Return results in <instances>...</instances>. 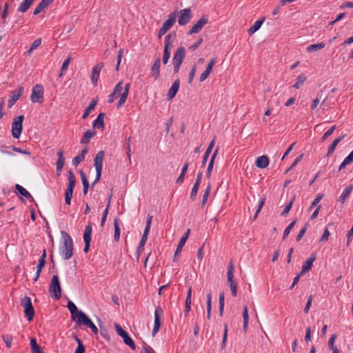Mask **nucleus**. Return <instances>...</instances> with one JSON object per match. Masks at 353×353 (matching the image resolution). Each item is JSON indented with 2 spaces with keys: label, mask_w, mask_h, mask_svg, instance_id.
<instances>
[{
  "label": "nucleus",
  "mask_w": 353,
  "mask_h": 353,
  "mask_svg": "<svg viewBox=\"0 0 353 353\" xmlns=\"http://www.w3.org/2000/svg\"><path fill=\"white\" fill-rule=\"evenodd\" d=\"M123 81H119L114 88L113 92L109 95L108 102L109 103H112L114 99L120 95V99L117 103V108H120L122 107L126 101L127 97L129 94V90L130 88V84L126 83L124 87L123 92L121 93L123 90Z\"/></svg>",
  "instance_id": "obj_1"
},
{
  "label": "nucleus",
  "mask_w": 353,
  "mask_h": 353,
  "mask_svg": "<svg viewBox=\"0 0 353 353\" xmlns=\"http://www.w3.org/2000/svg\"><path fill=\"white\" fill-rule=\"evenodd\" d=\"M62 234L63 241L60 245L59 252L63 259L68 260L73 255V241L68 233L63 232Z\"/></svg>",
  "instance_id": "obj_2"
},
{
  "label": "nucleus",
  "mask_w": 353,
  "mask_h": 353,
  "mask_svg": "<svg viewBox=\"0 0 353 353\" xmlns=\"http://www.w3.org/2000/svg\"><path fill=\"white\" fill-rule=\"evenodd\" d=\"M176 37V32H172L165 37L163 63L166 64L170 57V50L173 47V39Z\"/></svg>",
  "instance_id": "obj_3"
},
{
  "label": "nucleus",
  "mask_w": 353,
  "mask_h": 353,
  "mask_svg": "<svg viewBox=\"0 0 353 353\" xmlns=\"http://www.w3.org/2000/svg\"><path fill=\"white\" fill-rule=\"evenodd\" d=\"M104 154V152L101 150L96 154V157L94 159V165L96 169V178L92 184V186H94L99 181L101 176Z\"/></svg>",
  "instance_id": "obj_4"
},
{
  "label": "nucleus",
  "mask_w": 353,
  "mask_h": 353,
  "mask_svg": "<svg viewBox=\"0 0 353 353\" xmlns=\"http://www.w3.org/2000/svg\"><path fill=\"white\" fill-rule=\"evenodd\" d=\"M49 293L52 297L59 299L61 296V289L57 275H54L49 285Z\"/></svg>",
  "instance_id": "obj_5"
},
{
  "label": "nucleus",
  "mask_w": 353,
  "mask_h": 353,
  "mask_svg": "<svg viewBox=\"0 0 353 353\" xmlns=\"http://www.w3.org/2000/svg\"><path fill=\"white\" fill-rule=\"evenodd\" d=\"M21 305L24 308V313L28 321L33 319L34 310L32 303L31 299L28 296H24L21 300Z\"/></svg>",
  "instance_id": "obj_6"
},
{
  "label": "nucleus",
  "mask_w": 353,
  "mask_h": 353,
  "mask_svg": "<svg viewBox=\"0 0 353 353\" xmlns=\"http://www.w3.org/2000/svg\"><path fill=\"white\" fill-rule=\"evenodd\" d=\"M152 220V216L148 215V219L146 221V225H145L143 234L142 235L141 239V241L139 243V245L137 247V252L138 256L140 255V253L143 250L144 245L147 241L148 236L150 229L151 227Z\"/></svg>",
  "instance_id": "obj_7"
},
{
  "label": "nucleus",
  "mask_w": 353,
  "mask_h": 353,
  "mask_svg": "<svg viewBox=\"0 0 353 353\" xmlns=\"http://www.w3.org/2000/svg\"><path fill=\"white\" fill-rule=\"evenodd\" d=\"M23 119L24 117L23 115H19L14 119V121L12 123V134L15 139H18L21 136L23 129Z\"/></svg>",
  "instance_id": "obj_8"
},
{
  "label": "nucleus",
  "mask_w": 353,
  "mask_h": 353,
  "mask_svg": "<svg viewBox=\"0 0 353 353\" xmlns=\"http://www.w3.org/2000/svg\"><path fill=\"white\" fill-rule=\"evenodd\" d=\"M115 329L118 335L122 337L123 342L125 345L129 346L131 349L135 350L136 345L134 341L130 338L127 332L123 330V328L118 324H114Z\"/></svg>",
  "instance_id": "obj_9"
},
{
  "label": "nucleus",
  "mask_w": 353,
  "mask_h": 353,
  "mask_svg": "<svg viewBox=\"0 0 353 353\" xmlns=\"http://www.w3.org/2000/svg\"><path fill=\"white\" fill-rule=\"evenodd\" d=\"M30 100L32 103H41L43 101V88L40 84L35 85L32 91Z\"/></svg>",
  "instance_id": "obj_10"
},
{
  "label": "nucleus",
  "mask_w": 353,
  "mask_h": 353,
  "mask_svg": "<svg viewBox=\"0 0 353 353\" xmlns=\"http://www.w3.org/2000/svg\"><path fill=\"white\" fill-rule=\"evenodd\" d=\"M208 22V17L203 15L199 21L188 31V34H193L199 32L203 27Z\"/></svg>",
  "instance_id": "obj_11"
},
{
  "label": "nucleus",
  "mask_w": 353,
  "mask_h": 353,
  "mask_svg": "<svg viewBox=\"0 0 353 353\" xmlns=\"http://www.w3.org/2000/svg\"><path fill=\"white\" fill-rule=\"evenodd\" d=\"M163 309L158 306L154 311V323L152 330V336H155L161 327L160 316L163 314Z\"/></svg>",
  "instance_id": "obj_12"
},
{
  "label": "nucleus",
  "mask_w": 353,
  "mask_h": 353,
  "mask_svg": "<svg viewBox=\"0 0 353 353\" xmlns=\"http://www.w3.org/2000/svg\"><path fill=\"white\" fill-rule=\"evenodd\" d=\"M92 228L90 223L87 225L85 228V232L83 234V239L85 242V247L83 248V251L85 252H88L90 249V241L92 239Z\"/></svg>",
  "instance_id": "obj_13"
},
{
  "label": "nucleus",
  "mask_w": 353,
  "mask_h": 353,
  "mask_svg": "<svg viewBox=\"0 0 353 353\" xmlns=\"http://www.w3.org/2000/svg\"><path fill=\"white\" fill-rule=\"evenodd\" d=\"M191 19V10L190 8H185L179 12L178 23L180 26H185L188 23Z\"/></svg>",
  "instance_id": "obj_14"
},
{
  "label": "nucleus",
  "mask_w": 353,
  "mask_h": 353,
  "mask_svg": "<svg viewBox=\"0 0 353 353\" xmlns=\"http://www.w3.org/2000/svg\"><path fill=\"white\" fill-rule=\"evenodd\" d=\"M23 92V88L22 86H19L17 89L12 91L10 95V99L8 101V108H11L15 102L21 97Z\"/></svg>",
  "instance_id": "obj_15"
},
{
  "label": "nucleus",
  "mask_w": 353,
  "mask_h": 353,
  "mask_svg": "<svg viewBox=\"0 0 353 353\" xmlns=\"http://www.w3.org/2000/svg\"><path fill=\"white\" fill-rule=\"evenodd\" d=\"M103 67V63H99L93 67L91 74V81L94 85H97L99 78L100 72Z\"/></svg>",
  "instance_id": "obj_16"
},
{
  "label": "nucleus",
  "mask_w": 353,
  "mask_h": 353,
  "mask_svg": "<svg viewBox=\"0 0 353 353\" xmlns=\"http://www.w3.org/2000/svg\"><path fill=\"white\" fill-rule=\"evenodd\" d=\"M185 55V48L181 46L176 49L172 59V63H182Z\"/></svg>",
  "instance_id": "obj_17"
},
{
  "label": "nucleus",
  "mask_w": 353,
  "mask_h": 353,
  "mask_svg": "<svg viewBox=\"0 0 353 353\" xmlns=\"http://www.w3.org/2000/svg\"><path fill=\"white\" fill-rule=\"evenodd\" d=\"M179 85L180 81L179 79H176L172 83V86L168 90V94H167V99L171 100L172 99L175 95L176 94L177 92L179 89Z\"/></svg>",
  "instance_id": "obj_18"
},
{
  "label": "nucleus",
  "mask_w": 353,
  "mask_h": 353,
  "mask_svg": "<svg viewBox=\"0 0 353 353\" xmlns=\"http://www.w3.org/2000/svg\"><path fill=\"white\" fill-rule=\"evenodd\" d=\"M316 260V254L313 253L311 254L309 259H307L303 264L301 274H305L309 272L313 265L314 261Z\"/></svg>",
  "instance_id": "obj_19"
},
{
  "label": "nucleus",
  "mask_w": 353,
  "mask_h": 353,
  "mask_svg": "<svg viewBox=\"0 0 353 353\" xmlns=\"http://www.w3.org/2000/svg\"><path fill=\"white\" fill-rule=\"evenodd\" d=\"M75 321H77V324L84 325L88 327L93 323L89 317L82 311H80L79 315L77 317Z\"/></svg>",
  "instance_id": "obj_20"
},
{
  "label": "nucleus",
  "mask_w": 353,
  "mask_h": 353,
  "mask_svg": "<svg viewBox=\"0 0 353 353\" xmlns=\"http://www.w3.org/2000/svg\"><path fill=\"white\" fill-rule=\"evenodd\" d=\"M75 321H77V324L84 325L88 327L93 323L89 317L82 311H80L79 315L77 317Z\"/></svg>",
  "instance_id": "obj_21"
},
{
  "label": "nucleus",
  "mask_w": 353,
  "mask_h": 353,
  "mask_svg": "<svg viewBox=\"0 0 353 353\" xmlns=\"http://www.w3.org/2000/svg\"><path fill=\"white\" fill-rule=\"evenodd\" d=\"M176 12H171L168 15V19L163 23L162 28L167 32L172 28L176 21Z\"/></svg>",
  "instance_id": "obj_22"
},
{
  "label": "nucleus",
  "mask_w": 353,
  "mask_h": 353,
  "mask_svg": "<svg viewBox=\"0 0 353 353\" xmlns=\"http://www.w3.org/2000/svg\"><path fill=\"white\" fill-rule=\"evenodd\" d=\"M160 65L161 59L160 58H157L151 68V74L155 79H159L160 77Z\"/></svg>",
  "instance_id": "obj_23"
},
{
  "label": "nucleus",
  "mask_w": 353,
  "mask_h": 353,
  "mask_svg": "<svg viewBox=\"0 0 353 353\" xmlns=\"http://www.w3.org/2000/svg\"><path fill=\"white\" fill-rule=\"evenodd\" d=\"M88 152V147L84 148L80 154H79L77 157H75L72 159V165L77 167L80 163H81L85 159V154Z\"/></svg>",
  "instance_id": "obj_24"
},
{
  "label": "nucleus",
  "mask_w": 353,
  "mask_h": 353,
  "mask_svg": "<svg viewBox=\"0 0 353 353\" xmlns=\"http://www.w3.org/2000/svg\"><path fill=\"white\" fill-rule=\"evenodd\" d=\"M34 1V0H23L17 8V12L21 13L26 12L32 6Z\"/></svg>",
  "instance_id": "obj_25"
},
{
  "label": "nucleus",
  "mask_w": 353,
  "mask_h": 353,
  "mask_svg": "<svg viewBox=\"0 0 353 353\" xmlns=\"http://www.w3.org/2000/svg\"><path fill=\"white\" fill-rule=\"evenodd\" d=\"M58 159L56 163L57 165V171L58 172V175H60V172L63 170L64 163H65V158L63 156V152L62 150H59L57 152Z\"/></svg>",
  "instance_id": "obj_26"
},
{
  "label": "nucleus",
  "mask_w": 353,
  "mask_h": 353,
  "mask_svg": "<svg viewBox=\"0 0 353 353\" xmlns=\"http://www.w3.org/2000/svg\"><path fill=\"white\" fill-rule=\"evenodd\" d=\"M214 143H215V138H214L211 141V142L210 143L207 150L205 152V154H204V155L203 157V159H202V162H201V168H203L205 165L206 162H207V161L208 159V157H209L210 153L212 152V150L213 149Z\"/></svg>",
  "instance_id": "obj_27"
},
{
  "label": "nucleus",
  "mask_w": 353,
  "mask_h": 353,
  "mask_svg": "<svg viewBox=\"0 0 353 353\" xmlns=\"http://www.w3.org/2000/svg\"><path fill=\"white\" fill-rule=\"evenodd\" d=\"M352 190H353V185H350L347 188H345L343 190L341 195L339 197L338 201L341 203H344L345 202L346 199L350 195Z\"/></svg>",
  "instance_id": "obj_28"
},
{
  "label": "nucleus",
  "mask_w": 353,
  "mask_h": 353,
  "mask_svg": "<svg viewBox=\"0 0 353 353\" xmlns=\"http://www.w3.org/2000/svg\"><path fill=\"white\" fill-rule=\"evenodd\" d=\"M104 117L105 114L103 112H101L97 116V119L93 121L92 126L94 128H104Z\"/></svg>",
  "instance_id": "obj_29"
},
{
  "label": "nucleus",
  "mask_w": 353,
  "mask_h": 353,
  "mask_svg": "<svg viewBox=\"0 0 353 353\" xmlns=\"http://www.w3.org/2000/svg\"><path fill=\"white\" fill-rule=\"evenodd\" d=\"M68 308L70 311L72 319L75 321L81 310H79L76 305L71 301L68 303Z\"/></svg>",
  "instance_id": "obj_30"
},
{
  "label": "nucleus",
  "mask_w": 353,
  "mask_h": 353,
  "mask_svg": "<svg viewBox=\"0 0 353 353\" xmlns=\"http://www.w3.org/2000/svg\"><path fill=\"white\" fill-rule=\"evenodd\" d=\"M15 189L18 192L19 194L23 196L24 197L28 199L30 202L34 201V199L32 196V195L30 194V192L23 187L19 184L15 185Z\"/></svg>",
  "instance_id": "obj_31"
},
{
  "label": "nucleus",
  "mask_w": 353,
  "mask_h": 353,
  "mask_svg": "<svg viewBox=\"0 0 353 353\" xmlns=\"http://www.w3.org/2000/svg\"><path fill=\"white\" fill-rule=\"evenodd\" d=\"M345 134H343L333 141L332 144L328 148L327 156H330L334 153L336 145L345 138Z\"/></svg>",
  "instance_id": "obj_32"
},
{
  "label": "nucleus",
  "mask_w": 353,
  "mask_h": 353,
  "mask_svg": "<svg viewBox=\"0 0 353 353\" xmlns=\"http://www.w3.org/2000/svg\"><path fill=\"white\" fill-rule=\"evenodd\" d=\"M269 164V159L266 156H261L256 159V165L259 168H265Z\"/></svg>",
  "instance_id": "obj_33"
},
{
  "label": "nucleus",
  "mask_w": 353,
  "mask_h": 353,
  "mask_svg": "<svg viewBox=\"0 0 353 353\" xmlns=\"http://www.w3.org/2000/svg\"><path fill=\"white\" fill-rule=\"evenodd\" d=\"M96 134V132L91 130H88L83 134L81 139L80 143L81 144L87 143Z\"/></svg>",
  "instance_id": "obj_34"
},
{
  "label": "nucleus",
  "mask_w": 353,
  "mask_h": 353,
  "mask_svg": "<svg viewBox=\"0 0 353 353\" xmlns=\"http://www.w3.org/2000/svg\"><path fill=\"white\" fill-rule=\"evenodd\" d=\"M353 162V150L345 158L339 168V171L343 170L347 165Z\"/></svg>",
  "instance_id": "obj_35"
},
{
  "label": "nucleus",
  "mask_w": 353,
  "mask_h": 353,
  "mask_svg": "<svg viewBox=\"0 0 353 353\" xmlns=\"http://www.w3.org/2000/svg\"><path fill=\"white\" fill-rule=\"evenodd\" d=\"M233 272H234L233 263L232 261H230L229 263V265L228 268V272H227V279H228V285L235 282V281L234 280Z\"/></svg>",
  "instance_id": "obj_36"
},
{
  "label": "nucleus",
  "mask_w": 353,
  "mask_h": 353,
  "mask_svg": "<svg viewBox=\"0 0 353 353\" xmlns=\"http://www.w3.org/2000/svg\"><path fill=\"white\" fill-rule=\"evenodd\" d=\"M97 100L93 99L89 105L86 108V109L84 111V113L83 114L82 118L83 119H86L90 112L94 109L95 106L97 105Z\"/></svg>",
  "instance_id": "obj_37"
},
{
  "label": "nucleus",
  "mask_w": 353,
  "mask_h": 353,
  "mask_svg": "<svg viewBox=\"0 0 353 353\" xmlns=\"http://www.w3.org/2000/svg\"><path fill=\"white\" fill-rule=\"evenodd\" d=\"M265 21V18H262L261 19L257 20L254 22V23L250 27V28L248 30V32L250 34H252L256 32L261 26L263 23Z\"/></svg>",
  "instance_id": "obj_38"
},
{
  "label": "nucleus",
  "mask_w": 353,
  "mask_h": 353,
  "mask_svg": "<svg viewBox=\"0 0 353 353\" xmlns=\"http://www.w3.org/2000/svg\"><path fill=\"white\" fill-rule=\"evenodd\" d=\"M325 46V43L323 42L312 44L307 47V52H316L317 50H319L322 48H323Z\"/></svg>",
  "instance_id": "obj_39"
},
{
  "label": "nucleus",
  "mask_w": 353,
  "mask_h": 353,
  "mask_svg": "<svg viewBox=\"0 0 353 353\" xmlns=\"http://www.w3.org/2000/svg\"><path fill=\"white\" fill-rule=\"evenodd\" d=\"M207 319H210L212 310V292L209 291L207 294Z\"/></svg>",
  "instance_id": "obj_40"
},
{
  "label": "nucleus",
  "mask_w": 353,
  "mask_h": 353,
  "mask_svg": "<svg viewBox=\"0 0 353 353\" xmlns=\"http://www.w3.org/2000/svg\"><path fill=\"white\" fill-rule=\"evenodd\" d=\"M76 184V179L75 176L73 174L72 170H70L68 172V189H72L74 190Z\"/></svg>",
  "instance_id": "obj_41"
},
{
  "label": "nucleus",
  "mask_w": 353,
  "mask_h": 353,
  "mask_svg": "<svg viewBox=\"0 0 353 353\" xmlns=\"http://www.w3.org/2000/svg\"><path fill=\"white\" fill-rule=\"evenodd\" d=\"M74 339H75V341H77V343L78 344L74 353H84L85 349V346L82 343L81 340L77 335L74 336Z\"/></svg>",
  "instance_id": "obj_42"
},
{
  "label": "nucleus",
  "mask_w": 353,
  "mask_h": 353,
  "mask_svg": "<svg viewBox=\"0 0 353 353\" xmlns=\"http://www.w3.org/2000/svg\"><path fill=\"white\" fill-rule=\"evenodd\" d=\"M114 241H119L120 239V228H119L118 219H115L114 221Z\"/></svg>",
  "instance_id": "obj_43"
},
{
  "label": "nucleus",
  "mask_w": 353,
  "mask_h": 353,
  "mask_svg": "<svg viewBox=\"0 0 353 353\" xmlns=\"http://www.w3.org/2000/svg\"><path fill=\"white\" fill-rule=\"evenodd\" d=\"M185 242L184 241V240H181L179 241V243L177 245V248L175 250V252H174V261H176L177 260V257L180 254L181 250H182V248L184 246Z\"/></svg>",
  "instance_id": "obj_44"
},
{
  "label": "nucleus",
  "mask_w": 353,
  "mask_h": 353,
  "mask_svg": "<svg viewBox=\"0 0 353 353\" xmlns=\"http://www.w3.org/2000/svg\"><path fill=\"white\" fill-rule=\"evenodd\" d=\"M305 80H306V77L303 74L299 75L297 77L296 81L294 84L293 87L295 89H299L303 84V83L305 81Z\"/></svg>",
  "instance_id": "obj_45"
},
{
  "label": "nucleus",
  "mask_w": 353,
  "mask_h": 353,
  "mask_svg": "<svg viewBox=\"0 0 353 353\" xmlns=\"http://www.w3.org/2000/svg\"><path fill=\"white\" fill-rule=\"evenodd\" d=\"M130 141H131V138L130 137H128V138L125 139V145H124L125 149L126 150V154H127L128 158L130 161L131 160Z\"/></svg>",
  "instance_id": "obj_46"
},
{
  "label": "nucleus",
  "mask_w": 353,
  "mask_h": 353,
  "mask_svg": "<svg viewBox=\"0 0 353 353\" xmlns=\"http://www.w3.org/2000/svg\"><path fill=\"white\" fill-rule=\"evenodd\" d=\"M73 190L67 188L65 192V201L67 205H70L72 198Z\"/></svg>",
  "instance_id": "obj_47"
},
{
  "label": "nucleus",
  "mask_w": 353,
  "mask_h": 353,
  "mask_svg": "<svg viewBox=\"0 0 353 353\" xmlns=\"http://www.w3.org/2000/svg\"><path fill=\"white\" fill-rule=\"evenodd\" d=\"M30 348H31V351H32V353H34L36 352H38L41 350L39 345H38V343H37V341L34 338H32L30 339Z\"/></svg>",
  "instance_id": "obj_48"
},
{
  "label": "nucleus",
  "mask_w": 353,
  "mask_h": 353,
  "mask_svg": "<svg viewBox=\"0 0 353 353\" xmlns=\"http://www.w3.org/2000/svg\"><path fill=\"white\" fill-rule=\"evenodd\" d=\"M210 190H211V185L209 183L205 190V192L203 195V199H202V202H201V205L203 206L207 201H208V196L210 195Z\"/></svg>",
  "instance_id": "obj_49"
},
{
  "label": "nucleus",
  "mask_w": 353,
  "mask_h": 353,
  "mask_svg": "<svg viewBox=\"0 0 353 353\" xmlns=\"http://www.w3.org/2000/svg\"><path fill=\"white\" fill-rule=\"evenodd\" d=\"M296 220L292 221L289 224V225L285 229L284 232H283V239H285L288 237L290 231L292 230V229L294 228V225L296 224Z\"/></svg>",
  "instance_id": "obj_50"
},
{
  "label": "nucleus",
  "mask_w": 353,
  "mask_h": 353,
  "mask_svg": "<svg viewBox=\"0 0 353 353\" xmlns=\"http://www.w3.org/2000/svg\"><path fill=\"white\" fill-rule=\"evenodd\" d=\"M219 315L221 316H222L223 314V310H224V294L223 293H221L219 295Z\"/></svg>",
  "instance_id": "obj_51"
},
{
  "label": "nucleus",
  "mask_w": 353,
  "mask_h": 353,
  "mask_svg": "<svg viewBox=\"0 0 353 353\" xmlns=\"http://www.w3.org/2000/svg\"><path fill=\"white\" fill-rule=\"evenodd\" d=\"M2 339L6 343V347L10 348L12 345V336L10 334H5L2 336Z\"/></svg>",
  "instance_id": "obj_52"
},
{
  "label": "nucleus",
  "mask_w": 353,
  "mask_h": 353,
  "mask_svg": "<svg viewBox=\"0 0 353 353\" xmlns=\"http://www.w3.org/2000/svg\"><path fill=\"white\" fill-rule=\"evenodd\" d=\"M41 44V39H37L34 41V42L32 43V46L29 50L28 51V53L30 54L32 53V52L37 49L39 46H40Z\"/></svg>",
  "instance_id": "obj_53"
},
{
  "label": "nucleus",
  "mask_w": 353,
  "mask_h": 353,
  "mask_svg": "<svg viewBox=\"0 0 353 353\" xmlns=\"http://www.w3.org/2000/svg\"><path fill=\"white\" fill-rule=\"evenodd\" d=\"M70 60H71V58H70V57H68V59H66L63 61V64H62V66H61V73H60V74H59V77H62L63 73L64 72H65V71L68 70V65H69V64H70Z\"/></svg>",
  "instance_id": "obj_54"
},
{
  "label": "nucleus",
  "mask_w": 353,
  "mask_h": 353,
  "mask_svg": "<svg viewBox=\"0 0 353 353\" xmlns=\"http://www.w3.org/2000/svg\"><path fill=\"white\" fill-rule=\"evenodd\" d=\"M336 125H333L328 130H327L323 135L322 138H321V141H325L331 134H332V133L334 132V131L336 130Z\"/></svg>",
  "instance_id": "obj_55"
},
{
  "label": "nucleus",
  "mask_w": 353,
  "mask_h": 353,
  "mask_svg": "<svg viewBox=\"0 0 353 353\" xmlns=\"http://www.w3.org/2000/svg\"><path fill=\"white\" fill-rule=\"evenodd\" d=\"M228 324L225 323L224 324V332H223V340H222V343H221L222 349H223L225 347V344H226L227 338H228Z\"/></svg>",
  "instance_id": "obj_56"
},
{
  "label": "nucleus",
  "mask_w": 353,
  "mask_h": 353,
  "mask_svg": "<svg viewBox=\"0 0 353 353\" xmlns=\"http://www.w3.org/2000/svg\"><path fill=\"white\" fill-rule=\"evenodd\" d=\"M47 6L44 4V3H43L41 1H40V3L37 5V6L35 8L34 12H33V14L34 15H37L38 14H39L43 10H44L45 8H46Z\"/></svg>",
  "instance_id": "obj_57"
},
{
  "label": "nucleus",
  "mask_w": 353,
  "mask_h": 353,
  "mask_svg": "<svg viewBox=\"0 0 353 353\" xmlns=\"http://www.w3.org/2000/svg\"><path fill=\"white\" fill-rule=\"evenodd\" d=\"M307 227H308V223H305L304 225V226L301 228L299 233L296 236L297 241H299L303 238V236H304V234H305V232L307 231Z\"/></svg>",
  "instance_id": "obj_58"
},
{
  "label": "nucleus",
  "mask_w": 353,
  "mask_h": 353,
  "mask_svg": "<svg viewBox=\"0 0 353 353\" xmlns=\"http://www.w3.org/2000/svg\"><path fill=\"white\" fill-rule=\"evenodd\" d=\"M321 94H322V92H319L317 93L316 98L315 99H314L312 101V103L311 105L312 110H314L318 106V105L320 102V99H321Z\"/></svg>",
  "instance_id": "obj_59"
},
{
  "label": "nucleus",
  "mask_w": 353,
  "mask_h": 353,
  "mask_svg": "<svg viewBox=\"0 0 353 353\" xmlns=\"http://www.w3.org/2000/svg\"><path fill=\"white\" fill-rule=\"evenodd\" d=\"M294 201V198H293L290 201V203L285 205L283 211L281 212V216H285L290 212V210H291L292 208V204H293V202Z\"/></svg>",
  "instance_id": "obj_60"
},
{
  "label": "nucleus",
  "mask_w": 353,
  "mask_h": 353,
  "mask_svg": "<svg viewBox=\"0 0 353 353\" xmlns=\"http://www.w3.org/2000/svg\"><path fill=\"white\" fill-rule=\"evenodd\" d=\"M265 201V197L262 198L261 200L260 201V202L259 203L258 208H257V210L256 211V213H255V214L254 215V217H253L254 220H255L257 218V216H258L259 213L261 212L263 206L264 205Z\"/></svg>",
  "instance_id": "obj_61"
},
{
  "label": "nucleus",
  "mask_w": 353,
  "mask_h": 353,
  "mask_svg": "<svg viewBox=\"0 0 353 353\" xmlns=\"http://www.w3.org/2000/svg\"><path fill=\"white\" fill-rule=\"evenodd\" d=\"M199 188V185L194 184L193 188L191 191V193H190V199L192 201H194L196 197Z\"/></svg>",
  "instance_id": "obj_62"
},
{
  "label": "nucleus",
  "mask_w": 353,
  "mask_h": 353,
  "mask_svg": "<svg viewBox=\"0 0 353 353\" xmlns=\"http://www.w3.org/2000/svg\"><path fill=\"white\" fill-rule=\"evenodd\" d=\"M215 63H216V59L214 58L212 59L209 61V63H208V64L207 65V68H206L205 71H206V72H208V74H210L212 70V68H213V67H214V65L215 64Z\"/></svg>",
  "instance_id": "obj_63"
},
{
  "label": "nucleus",
  "mask_w": 353,
  "mask_h": 353,
  "mask_svg": "<svg viewBox=\"0 0 353 353\" xmlns=\"http://www.w3.org/2000/svg\"><path fill=\"white\" fill-rule=\"evenodd\" d=\"M323 196V194H321V193L318 194L317 196H316V198L312 201L310 208H312L314 206H316L320 202V201L322 199Z\"/></svg>",
  "instance_id": "obj_64"
}]
</instances>
